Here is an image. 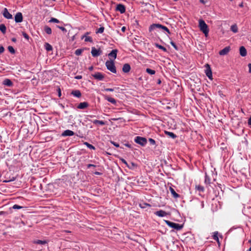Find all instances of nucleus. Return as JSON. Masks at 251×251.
<instances>
[{
    "label": "nucleus",
    "instance_id": "1",
    "mask_svg": "<svg viewBox=\"0 0 251 251\" xmlns=\"http://www.w3.org/2000/svg\"><path fill=\"white\" fill-rule=\"evenodd\" d=\"M199 23L200 30L204 34L206 37L207 36L209 32V28L208 25L202 19L200 20Z\"/></svg>",
    "mask_w": 251,
    "mask_h": 251
},
{
    "label": "nucleus",
    "instance_id": "2",
    "mask_svg": "<svg viewBox=\"0 0 251 251\" xmlns=\"http://www.w3.org/2000/svg\"><path fill=\"white\" fill-rule=\"evenodd\" d=\"M165 223L170 227L174 228L177 231L180 230L183 227V224H179L171 222L168 220H164Z\"/></svg>",
    "mask_w": 251,
    "mask_h": 251
},
{
    "label": "nucleus",
    "instance_id": "3",
    "mask_svg": "<svg viewBox=\"0 0 251 251\" xmlns=\"http://www.w3.org/2000/svg\"><path fill=\"white\" fill-rule=\"evenodd\" d=\"M106 68L113 73H116V68L113 60H107L105 62Z\"/></svg>",
    "mask_w": 251,
    "mask_h": 251
},
{
    "label": "nucleus",
    "instance_id": "4",
    "mask_svg": "<svg viewBox=\"0 0 251 251\" xmlns=\"http://www.w3.org/2000/svg\"><path fill=\"white\" fill-rule=\"evenodd\" d=\"M156 28H161L166 31L168 33L170 34L169 29L166 26L163 25L159 24H153L149 27V31H151L154 30Z\"/></svg>",
    "mask_w": 251,
    "mask_h": 251
},
{
    "label": "nucleus",
    "instance_id": "5",
    "mask_svg": "<svg viewBox=\"0 0 251 251\" xmlns=\"http://www.w3.org/2000/svg\"><path fill=\"white\" fill-rule=\"evenodd\" d=\"M134 141L142 146H145L147 143V139L141 136H136L134 139Z\"/></svg>",
    "mask_w": 251,
    "mask_h": 251
},
{
    "label": "nucleus",
    "instance_id": "6",
    "mask_svg": "<svg viewBox=\"0 0 251 251\" xmlns=\"http://www.w3.org/2000/svg\"><path fill=\"white\" fill-rule=\"evenodd\" d=\"M91 75L97 80H103L104 78V75L100 72H96Z\"/></svg>",
    "mask_w": 251,
    "mask_h": 251
},
{
    "label": "nucleus",
    "instance_id": "7",
    "mask_svg": "<svg viewBox=\"0 0 251 251\" xmlns=\"http://www.w3.org/2000/svg\"><path fill=\"white\" fill-rule=\"evenodd\" d=\"M102 51L100 49L97 50L95 47L92 48L91 54L93 57H97L100 55Z\"/></svg>",
    "mask_w": 251,
    "mask_h": 251
},
{
    "label": "nucleus",
    "instance_id": "8",
    "mask_svg": "<svg viewBox=\"0 0 251 251\" xmlns=\"http://www.w3.org/2000/svg\"><path fill=\"white\" fill-rule=\"evenodd\" d=\"M23 20V17L21 12H18L15 16V21L17 23H21Z\"/></svg>",
    "mask_w": 251,
    "mask_h": 251
},
{
    "label": "nucleus",
    "instance_id": "9",
    "mask_svg": "<svg viewBox=\"0 0 251 251\" xmlns=\"http://www.w3.org/2000/svg\"><path fill=\"white\" fill-rule=\"evenodd\" d=\"M205 66H206V75L209 79H211L212 78V73L210 66L208 64H206Z\"/></svg>",
    "mask_w": 251,
    "mask_h": 251
},
{
    "label": "nucleus",
    "instance_id": "10",
    "mask_svg": "<svg viewBox=\"0 0 251 251\" xmlns=\"http://www.w3.org/2000/svg\"><path fill=\"white\" fill-rule=\"evenodd\" d=\"M89 104L88 103V102H87L86 101H84V102L79 103L77 106V108L79 109L84 110V109H86L89 106Z\"/></svg>",
    "mask_w": 251,
    "mask_h": 251
},
{
    "label": "nucleus",
    "instance_id": "11",
    "mask_svg": "<svg viewBox=\"0 0 251 251\" xmlns=\"http://www.w3.org/2000/svg\"><path fill=\"white\" fill-rule=\"evenodd\" d=\"M2 84L7 87H12L13 86V82L8 78L4 79L2 82Z\"/></svg>",
    "mask_w": 251,
    "mask_h": 251
},
{
    "label": "nucleus",
    "instance_id": "12",
    "mask_svg": "<svg viewBox=\"0 0 251 251\" xmlns=\"http://www.w3.org/2000/svg\"><path fill=\"white\" fill-rule=\"evenodd\" d=\"M116 10L119 11L121 14H123L126 12V7L122 4H118L116 6Z\"/></svg>",
    "mask_w": 251,
    "mask_h": 251
},
{
    "label": "nucleus",
    "instance_id": "13",
    "mask_svg": "<svg viewBox=\"0 0 251 251\" xmlns=\"http://www.w3.org/2000/svg\"><path fill=\"white\" fill-rule=\"evenodd\" d=\"M2 15L4 18L7 19H11L12 18V15L8 11L6 8H4L2 12Z\"/></svg>",
    "mask_w": 251,
    "mask_h": 251
},
{
    "label": "nucleus",
    "instance_id": "14",
    "mask_svg": "<svg viewBox=\"0 0 251 251\" xmlns=\"http://www.w3.org/2000/svg\"><path fill=\"white\" fill-rule=\"evenodd\" d=\"M75 135V133L74 131L67 129L66 130H64L61 134L62 136L65 137V136H72Z\"/></svg>",
    "mask_w": 251,
    "mask_h": 251
},
{
    "label": "nucleus",
    "instance_id": "15",
    "mask_svg": "<svg viewBox=\"0 0 251 251\" xmlns=\"http://www.w3.org/2000/svg\"><path fill=\"white\" fill-rule=\"evenodd\" d=\"M230 50V47H229V46L226 47L225 48H224L223 50H221L219 51V54L220 55H226V54H227L228 53V52Z\"/></svg>",
    "mask_w": 251,
    "mask_h": 251
},
{
    "label": "nucleus",
    "instance_id": "16",
    "mask_svg": "<svg viewBox=\"0 0 251 251\" xmlns=\"http://www.w3.org/2000/svg\"><path fill=\"white\" fill-rule=\"evenodd\" d=\"M154 214L156 216L160 217H163L166 216L167 215V213L166 211L162 210H160L159 211H157L154 213Z\"/></svg>",
    "mask_w": 251,
    "mask_h": 251
},
{
    "label": "nucleus",
    "instance_id": "17",
    "mask_svg": "<svg viewBox=\"0 0 251 251\" xmlns=\"http://www.w3.org/2000/svg\"><path fill=\"white\" fill-rule=\"evenodd\" d=\"M131 69L130 66L128 63H126L123 65L122 71L125 73H128Z\"/></svg>",
    "mask_w": 251,
    "mask_h": 251
},
{
    "label": "nucleus",
    "instance_id": "18",
    "mask_svg": "<svg viewBox=\"0 0 251 251\" xmlns=\"http://www.w3.org/2000/svg\"><path fill=\"white\" fill-rule=\"evenodd\" d=\"M240 54L241 56L244 57L247 55V52L246 48L244 46H241L239 49Z\"/></svg>",
    "mask_w": 251,
    "mask_h": 251
},
{
    "label": "nucleus",
    "instance_id": "19",
    "mask_svg": "<svg viewBox=\"0 0 251 251\" xmlns=\"http://www.w3.org/2000/svg\"><path fill=\"white\" fill-rule=\"evenodd\" d=\"M118 52V50L116 49L113 50L109 54L108 56L110 57L113 58V60H114L117 57V53Z\"/></svg>",
    "mask_w": 251,
    "mask_h": 251
},
{
    "label": "nucleus",
    "instance_id": "20",
    "mask_svg": "<svg viewBox=\"0 0 251 251\" xmlns=\"http://www.w3.org/2000/svg\"><path fill=\"white\" fill-rule=\"evenodd\" d=\"M71 95L76 98H80L81 96V93L78 90H75L72 91Z\"/></svg>",
    "mask_w": 251,
    "mask_h": 251
},
{
    "label": "nucleus",
    "instance_id": "21",
    "mask_svg": "<svg viewBox=\"0 0 251 251\" xmlns=\"http://www.w3.org/2000/svg\"><path fill=\"white\" fill-rule=\"evenodd\" d=\"M164 133L166 135L168 136L169 137L172 139H175L177 137V136L175 134L172 132L165 131Z\"/></svg>",
    "mask_w": 251,
    "mask_h": 251
},
{
    "label": "nucleus",
    "instance_id": "22",
    "mask_svg": "<svg viewBox=\"0 0 251 251\" xmlns=\"http://www.w3.org/2000/svg\"><path fill=\"white\" fill-rule=\"evenodd\" d=\"M170 190L171 194L173 195V196L175 198H180V196L179 194H178L177 193H176V191H175V190L171 187H170Z\"/></svg>",
    "mask_w": 251,
    "mask_h": 251
},
{
    "label": "nucleus",
    "instance_id": "23",
    "mask_svg": "<svg viewBox=\"0 0 251 251\" xmlns=\"http://www.w3.org/2000/svg\"><path fill=\"white\" fill-rule=\"evenodd\" d=\"M105 99L107 100L108 101L112 103L113 104H116V100L113 98L110 97L109 96H105Z\"/></svg>",
    "mask_w": 251,
    "mask_h": 251
},
{
    "label": "nucleus",
    "instance_id": "24",
    "mask_svg": "<svg viewBox=\"0 0 251 251\" xmlns=\"http://www.w3.org/2000/svg\"><path fill=\"white\" fill-rule=\"evenodd\" d=\"M44 31L48 34L50 35L52 33V30L50 27L48 25H45L44 27Z\"/></svg>",
    "mask_w": 251,
    "mask_h": 251
},
{
    "label": "nucleus",
    "instance_id": "25",
    "mask_svg": "<svg viewBox=\"0 0 251 251\" xmlns=\"http://www.w3.org/2000/svg\"><path fill=\"white\" fill-rule=\"evenodd\" d=\"M34 243L38 245H45L48 243L46 240H37L34 241Z\"/></svg>",
    "mask_w": 251,
    "mask_h": 251
},
{
    "label": "nucleus",
    "instance_id": "26",
    "mask_svg": "<svg viewBox=\"0 0 251 251\" xmlns=\"http://www.w3.org/2000/svg\"><path fill=\"white\" fill-rule=\"evenodd\" d=\"M139 206L141 208L144 209V208H146L147 207H151V205L149 203H148L146 202H143V203H141L139 204Z\"/></svg>",
    "mask_w": 251,
    "mask_h": 251
},
{
    "label": "nucleus",
    "instance_id": "27",
    "mask_svg": "<svg viewBox=\"0 0 251 251\" xmlns=\"http://www.w3.org/2000/svg\"><path fill=\"white\" fill-rule=\"evenodd\" d=\"M83 144L84 145H85L89 149L93 150H96V148L94 146H93L92 145L89 144V143H88L87 142H84L83 143Z\"/></svg>",
    "mask_w": 251,
    "mask_h": 251
},
{
    "label": "nucleus",
    "instance_id": "28",
    "mask_svg": "<svg viewBox=\"0 0 251 251\" xmlns=\"http://www.w3.org/2000/svg\"><path fill=\"white\" fill-rule=\"evenodd\" d=\"M204 183L205 184L209 185L210 184V178L206 173L205 175Z\"/></svg>",
    "mask_w": 251,
    "mask_h": 251
},
{
    "label": "nucleus",
    "instance_id": "29",
    "mask_svg": "<svg viewBox=\"0 0 251 251\" xmlns=\"http://www.w3.org/2000/svg\"><path fill=\"white\" fill-rule=\"evenodd\" d=\"M44 46L47 51H51L53 49L52 46L48 43H46Z\"/></svg>",
    "mask_w": 251,
    "mask_h": 251
},
{
    "label": "nucleus",
    "instance_id": "30",
    "mask_svg": "<svg viewBox=\"0 0 251 251\" xmlns=\"http://www.w3.org/2000/svg\"><path fill=\"white\" fill-rule=\"evenodd\" d=\"M155 46L156 48H158V49H160V50H162L163 51H165V52H167V49H166L164 47H163V46H161V45H159V44H158V43H155Z\"/></svg>",
    "mask_w": 251,
    "mask_h": 251
},
{
    "label": "nucleus",
    "instance_id": "31",
    "mask_svg": "<svg viewBox=\"0 0 251 251\" xmlns=\"http://www.w3.org/2000/svg\"><path fill=\"white\" fill-rule=\"evenodd\" d=\"M196 189L200 192H203L204 191V188L203 186L199 185L196 186Z\"/></svg>",
    "mask_w": 251,
    "mask_h": 251
},
{
    "label": "nucleus",
    "instance_id": "32",
    "mask_svg": "<svg viewBox=\"0 0 251 251\" xmlns=\"http://www.w3.org/2000/svg\"><path fill=\"white\" fill-rule=\"evenodd\" d=\"M93 123L95 125L99 124L101 126L105 125V123L103 121H100L98 120H95L93 121Z\"/></svg>",
    "mask_w": 251,
    "mask_h": 251
},
{
    "label": "nucleus",
    "instance_id": "33",
    "mask_svg": "<svg viewBox=\"0 0 251 251\" xmlns=\"http://www.w3.org/2000/svg\"><path fill=\"white\" fill-rule=\"evenodd\" d=\"M0 30L3 34H5L6 31V27L4 24L0 25Z\"/></svg>",
    "mask_w": 251,
    "mask_h": 251
},
{
    "label": "nucleus",
    "instance_id": "34",
    "mask_svg": "<svg viewBox=\"0 0 251 251\" xmlns=\"http://www.w3.org/2000/svg\"><path fill=\"white\" fill-rule=\"evenodd\" d=\"M230 30L234 33H237L238 32V27L236 25H232L230 27Z\"/></svg>",
    "mask_w": 251,
    "mask_h": 251
},
{
    "label": "nucleus",
    "instance_id": "35",
    "mask_svg": "<svg viewBox=\"0 0 251 251\" xmlns=\"http://www.w3.org/2000/svg\"><path fill=\"white\" fill-rule=\"evenodd\" d=\"M146 71L148 74L151 75H154L155 74V70L151 69L150 68H147Z\"/></svg>",
    "mask_w": 251,
    "mask_h": 251
},
{
    "label": "nucleus",
    "instance_id": "36",
    "mask_svg": "<svg viewBox=\"0 0 251 251\" xmlns=\"http://www.w3.org/2000/svg\"><path fill=\"white\" fill-rule=\"evenodd\" d=\"M84 37H85V42H92L93 39L90 36H86V35H84L83 36L82 38H83Z\"/></svg>",
    "mask_w": 251,
    "mask_h": 251
},
{
    "label": "nucleus",
    "instance_id": "37",
    "mask_svg": "<svg viewBox=\"0 0 251 251\" xmlns=\"http://www.w3.org/2000/svg\"><path fill=\"white\" fill-rule=\"evenodd\" d=\"M104 30V27L103 26H101L99 28H98L96 30V34L102 33L103 32Z\"/></svg>",
    "mask_w": 251,
    "mask_h": 251
},
{
    "label": "nucleus",
    "instance_id": "38",
    "mask_svg": "<svg viewBox=\"0 0 251 251\" xmlns=\"http://www.w3.org/2000/svg\"><path fill=\"white\" fill-rule=\"evenodd\" d=\"M218 232L215 231L214 232V234L213 235V239L216 241L217 242H219V238L218 237Z\"/></svg>",
    "mask_w": 251,
    "mask_h": 251
},
{
    "label": "nucleus",
    "instance_id": "39",
    "mask_svg": "<svg viewBox=\"0 0 251 251\" xmlns=\"http://www.w3.org/2000/svg\"><path fill=\"white\" fill-rule=\"evenodd\" d=\"M119 89L118 87H115L114 88H105L104 91L107 92H113L114 91H117Z\"/></svg>",
    "mask_w": 251,
    "mask_h": 251
},
{
    "label": "nucleus",
    "instance_id": "40",
    "mask_svg": "<svg viewBox=\"0 0 251 251\" xmlns=\"http://www.w3.org/2000/svg\"><path fill=\"white\" fill-rule=\"evenodd\" d=\"M49 23H60V22L57 19L54 18H51L49 21Z\"/></svg>",
    "mask_w": 251,
    "mask_h": 251
},
{
    "label": "nucleus",
    "instance_id": "41",
    "mask_svg": "<svg viewBox=\"0 0 251 251\" xmlns=\"http://www.w3.org/2000/svg\"><path fill=\"white\" fill-rule=\"evenodd\" d=\"M82 49H78L75 51V53L76 55H80L82 53Z\"/></svg>",
    "mask_w": 251,
    "mask_h": 251
},
{
    "label": "nucleus",
    "instance_id": "42",
    "mask_svg": "<svg viewBox=\"0 0 251 251\" xmlns=\"http://www.w3.org/2000/svg\"><path fill=\"white\" fill-rule=\"evenodd\" d=\"M8 51L12 54H14L15 53V50L13 48V47L12 46H8Z\"/></svg>",
    "mask_w": 251,
    "mask_h": 251
},
{
    "label": "nucleus",
    "instance_id": "43",
    "mask_svg": "<svg viewBox=\"0 0 251 251\" xmlns=\"http://www.w3.org/2000/svg\"><path fill=\"white\" fill-rule=\"evenodd\" d=\"M120 160L121 161V162L125 164L126 167H127L129 168H131V167L128 164L127 162H126V161L125 159H124V158H120Z\"/></svg>",
    "mask_w": 251,
    "mask_h": 251
},
{
    "label": "nucleus",
    "instance_id": "44",
    "mask_svg": "<svg viewBox=\"0 0 251 251\" xmlns=\"http://www.w3.org/2000/svg\"><path fill=\"white\" fill-rule=\"evenodd\" d=\"M12 208L14 209H20L24 208V207L20 206L17 204H14Z\"/></svg>",
    "mask_w": 251,
    "mask_h": 251
},
{
    "label": "nucleus",
    "instance_id": "45",
    "mask_svg": "<svg viewBox=\"0 0 251 251\" xmlns=\"http://www.w3.org/2000/svg\"><path fill=\"white\" fill-rule=\"evenodd\" d=\"M170 44L175 48V49L176 50H179L177 46L176 45V44L173 41H171Z\"/></svg>",
    "mask_w": 251,
    "mask_h": 251
},
{
    "label": "nucleus",
    "instance_id": "46",
    "mask_svg": "<svg viewBox=\"0 0 251 251\" xmlns=\"http://www.w3.org/2000/svg\"><path fill=\"white\" fill-rule=\"evenodd\" d=\"M110 143L116 147H120L119 144L116 142H115L114 141H111ZM120 148L123 149V148H122V147H120Z\"/></svg>",
    "mask_w": 251,
    "mask_h": 251
},
{
    "label": "nucleus",
    "instance_id": "47",
    "mask_svg": "<svg viewBox=\"0 0 251 251\" xmlns=\"http://www.w3.org/2000/svg\"><path fill=\"white\" fill-rule=\"evenodd\" d=\"M149 141L151 145H154L156 144L155 141L152 138H149Z\"/></svg>",
    "mask_w": 251,
    "mask_h": 251
},
{
    "label": "nucleus",
    "instance_id": "48",
    "mask_svg": "<svg viewBox=\"0 0 251 251\" xmlns=\"http://www.w3.org/2000/svg\"><path fill=\"white\" fill-rule=\"evenodd\" d=\"M56 27L59 29H60L62 31H64V32H66L67 31V30L63 26H60L59 25H56Z\"/></svg>",
    "mask_w": 251,
    "mask_h": 251
},
{
    "label": "nucleus",
    "instance_id": "49",
    "mask_svg": "<svg viewBox=\"0 0 251 251\" xmlns=\"http://www.w3.org/2000/svg\"><path fill=\"white\" fill-rule=\"evenodd\" d=\"M22 35L24 37V38H25L26 39H27V40L29 39V37L27 33H26L25 32H23Z\"/></svg>",
    "mask_w": 251,
    "mask_h": 251
},
{
    "label": "nucleus",
    "instance_id": "50",
    "mask_svg": "<svg viewBox=\"0 0 251 251\" xmlns=\"http://www.w3.org/2000/svg\"><path fill=\"white\" fill-rule=\"evenodd\" d=\"M57 91V92H58V97H60L61 96V91L60 88L59 87L58 88Z\"/></svg>",
    "mask_w": 251,
    "mask_h": 251
},
{
    "label": "nucleus",
    "instance_id": "51",
    "mask_svg": "<svg viewBox=\"0 0 251 251\" xmlns=\"http://www.w3.org/2000/svg\"><path fill=\"white\" fill-rule=\"evenodd\" d=\"M4 51V48L3 46H0V53H2Z\"/></svg>",
    "mask_w": 251,
    "mask_h": 251
},
{
    "label": "nucleus",
    "instance_id": "52",
    "mask_svg": "<svg viewBox=\"0 0 251 251\" xmlns=\"http://www.w3.org/2000/svg\"><path fill=\"white\" fill-rule=\"evenodd\" d=\"M15 178L14 177H13L12 179H8V180H4L3 181L5 182H8L14 181V180H15Z\"/></svg>",
    "mask_w": 251,
    "mask_h": 251
},
{
    "label": "nucleus",
    "instance_id": "53",
    "mask_svg": "<svg viewBox=\"0 0 251 251\" xmlns=\"http://www.w3.org/2000/svg\"><path fill=\"white\" fill-rule=\"evenodd\" d=\"M87 168H90V167H96V165L94 164H89L87 165Z\"/></svg>",
    "mask_w": 251,
    "mask_h": 251
},
{
    "label": "nucleus",
    "instance_id": "54",
    "mask_svg": "<svg viewBox=\"0 0 251 251\" xmlns=\"http://www.w3.org/2000/svg\"><path fill=\"white\" fill-rule=\"evenodd\" d=\"M82 78V76L80 75H76L75 77V79H80Z\"/></svg>",
    "mask_w": 251,
    "mask_h": 251
},
{
    "label": "nucleus",
    "instance_id": "55",
    "mask_svg": "<svg viewBox=\"0 0 251 251\" xmlns=\"http://www.w3.org/2000/svg\"><path fill=\"white\" fill-rule=\"evenodd\" d=\"M124 145L129 148H131V145L128 143L124 144Z\"/></svg>",
    "mask_w": 251,
    "mask_h": 251
},
{
    "label": "nucleus",
    "instance_id": "56",
    "mask_svg": "<svg viewBox=\"0 0 251 251\" xmlns=\"http://www.w3.org/2000/svg\"><path fill=\"white\" fill-rule=\"evenodd\" d=\"M249 72L251 74V63H249L248 65Z\"/></svg>",
    "mask_w": 251,
    "mask_h": 251
},
{
    "label": "nucleus",
    "instance_id": "57",
    "mask_svg": "<svg viewBox=\"0 0 251 251\" xmlns=\"http://www.w3.org/2000/svg\"><path fill=\"white\" fill-rule=\"evenodd\" d=\"M200 203H201V208H203L204 207V201H201L200 202Z\"/></svg>",
    "mask_w": 251,
    "mask_h": 251
},
{
    "label": "nucleus",
    "instance_id": "58",
    "mask_svg": "<svg viewBox=\"0 0 251 251\" xmlns=\"http://www.w3.org/2000/svg\"><path fill=\"white\" fill-rule=\"evenodd\" d=\"M218 94L221 97H223L224 96V95H223V94L222 93V91L221 90H219L218 91Z\"/></svg>",
    "mask_w": 251,
    "mask_h": 251
},
{
    "label": "nucleus",
    "instance_id": "59",
    "mask_svg": "<svg viewBox=\"0 0 251 251\" xmlns=\"http://www.w3.org/2000/svg\"><path fill=\"white\" fill-rule=\"evenodd\" d=\"M248 123L249 125H251V117L248 120Z\"/></svg>",
    "mask_w": 251,
    "mask_h": 251
},
{
    "label": "nucleus",
    "instance_id": "60",
    "mask_svg": "<svg viewBox=\"0 0 251 251\" xmlns=\"http://www.w3.org/2000/svg\"><path fill=\"white\" fill-rule=\"evenodd\" d=\"M126 30V27L125 26H123L122 27L121 30L122 31V32H125Z\"/></svg>",
    "mask_w": 251,
    "mask_h": 251
},
{
    "label": "nucleus",
    "instance_id": "61",
    "mask_svg": "<svg viewBox=\"0 0 251 251\" xmlns=\"http://www.w3.org/2000/svg\"><path fill=\"white\" fill-rule=\"evenodd\" d=\"M200 1L203 4H205L206 2V0H200Z\"/></svg>",
    "mask_w": 251,
    "mask_h": 251
},
{
    "label": "nucleus",
    "instance_id": "62",
    "mask_svg": "<svg viewBox=\"0 0 251 251\" xmlns=\"http://www.w3.org/2000/svg\"><path fill=\"white\" fill-rule=\"evenodd\" d=\"M161 80L160 79H158L157 80V83L158 84H161Z\"/></svg>",
    "mask_w": 251,
    "mask_h": 251
},
{
    "label": "nucleus",
    "instance_id": "63",
    "mask_svg": "<svg viewBox=\"0 0 251 251\" xmlns=\"http://www.w3.org/2000/svg\"><path fill=\"white\" fill-rule=\"evenodd\" d=\"M235 229V228H234L233 227L231 228L229 230L228 232H229V233H230V232H232L234 229Z\"/></svg>",
    "mask_w": 251,
    "mask_h": 251
},
{
    "label": "nucleus",
    "instance_id": "64",
    "mask_svg": "<svg viewBox=\"0 0 251 251\" xmlns=\"http://www.w3.org/2000/svg\"><path fill=\"white\" fill-rule=\"evenodd\" d=\"M88 69L90 70V71H92L93 70V66H90V67H89Z\"/></svg>",
    "mask_w": 251,
    "mask_h": 251
}]
</instances>
